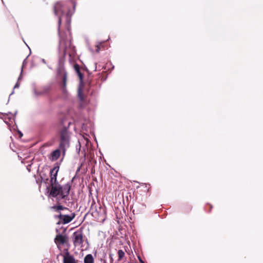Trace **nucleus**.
Returning <instances> with one entry per match:
<instances>
[{
	"label": "nucleus",
	"mask_w": 263,
	"mask_h": 263,
	"mask_svg": "<svg viewBox=\"0 0 263 263\" xmlns=\"http://www.w3.org/2000/svg\"><path fill=\"white\" fill-rule=\"evenodd\" d=\"M60 155H61V151L59 149H57L53 151L51 153L50 159L52 161H56L59 159Z\"/></svg>",
	"instance_id": "obj_11"
},
{
	"label": "nucleus",
	"mask_w": 263,
	"mask_h": 263,
	"mask_svg": "<svg viewBox=\"0 0 263 263\" xmlns=\"http://www.w3.org/2000/svg\"><path fill=\"white\" fill-rule=\"evenodd\" d=\"M110 257H111V261H112L113 259H112V257H111V255H110Z\"/></svg>",
	"instance_id": "obj_24"
},
{
	"label": "nucleus",
	"mask_w": 263,
	"mask_h": 263,
	"mask_svg": "<svg viewBox=\"0 0 263 263\" xmlns=\"http://www.w3.org/2000/svg\"><path fill=\"white\" fill-rule=\"evenodd\" d=\"M74 217L75 214L73 213H71L70 215H63L60 214L58 216V218L64 224H66L70 222L74 218Z\"/></svg>",
	"instance_id": "obj_8"
},
{
	"label": "nucleus",
	"mask_w": 263,
	"mask_h": 263,
	"mask_svg": "<svg viewBox=\"0 0 263 263\" xmlns=\"http://www.w3.org/2000/svg\"><path fill=\"white\" fill-rule=\"evenodd\" d=\"M50 87L48 86H43L38 89H33V94L35 97H39L47 95L49 91Z\"/></svg>",
	"instance_id": "obj_7"
},
{
	"label": "nucleus",
	"mask_w": 263,
	"mask_h": 263,
	"mask_svg": "<svg viewBox=\"0 0 263 263\" xmlns=\"http://www.w3.org/2000/svg\"><path fill=\"white\" fill-rule=\"evenodd\" d=\"M60 145L64 154L66 148L69 145V135L66 129H63L61 132Z\"/></svg>",
	"instance_id": "obj_3"
},
{
	"label": "nucleus",
	"mask_w": 263,
	"mask_h": 263,
	"mask_svg": "<svg viewBox=\"0 0 263 263\" xmlns=\"http://www.w3.org/2000/svg\"><path fill=\"white\" fill-rule=\"evenodd\" d=\"M139 260L141 263H144V262L139 258Z\"/></svg>",
	"instance_id": "obj_22"
},
{
	"label": "nucleus",
	"mask_w": 263,
	"mask_h": 263,
	"mask_svg": "<svg viewBox=\"0 0 263 263\" xmlns=\"http://www.w3.org/2000/svg\"><path fill=\"white\" fill-rule=\"evenodd\" d=\"M8 119H9V121H10V120H11V117H8Z\"/></svg>",
	"instance_id": "obj_23"
},
{
	"label": "nucleus",
	"mask_w": 263,
	"mask_h": 263,
	"mask_svg": "<svg viewBox=\"0 0 263 263\" xmlns=\"http://www.w3.org/2000/svg\"><path fill=\"white\" fill-rule=\"evenodd\" d=\"M84 263H94V259L92 255L90 254L85 256L84 259Z\"/></svg>",
	"instance_id": "obj_13"
},
{
	"label": "nucleus",
	"mask_w": 263,
	"mask_h": 263,
	"mask_svg": "<svg viewBox=\"0 0 263 263\" xmlns=\"http://www.w3.org/2000/svg\"><path fill=\"white\" fill-rule=\"evenodd\" d=\"M79 150L80 151V146H81L80 144H79Z\"/></svg>",
	"instance_id": "obj_25"
},
{
	"label": "nucleus",
	"mask_w": 263,
	"mask_h": 263,
	"mask_svg": "<svg viewBox=\"0 0 263 263\" xmlns=\"http://www.w3.org/2000/svg\"><path fill=\"white\" fill-rule=\"evenodd\" d=\"M19 87H20V84H19V83L17 82L15 84V86H14V88H18Z\"/></svg>",
	"instance_id": "obj_18"
},
{
	"label": "nucleus",
	"mask_w": 263,
	"mask_h": 263,
	"mask_svg": "<svg viewBox=\"0 0 263 263\" xmlns=\"http://www.w3.org/2000/svg\"><path fill=\"white\" fill-rule=\"evenodd\" d=\"M67 237L65 235L59 234L57 235L54 239V242L58 246L64 245L66 241Z\"/></svg>",
	"instance_id": "obj_10"
},
{
	"label": "nucleus",
	"mask_w": 263,
	"mask_h": 263,
	"mask_svg": "<svg viewBox=\"0 0 263 263\" xmlns=\"http://www.w3.org/2000/svg\"><path fill=\"white\" fill-rule=\"evenodd\" d=\"M63 263H78L74 257L67 251L63 255Z\"/></svg>",
	"instance_id": "obj_9"
},
{
	"label": "nucleus",
	"mask_w": 263,
	"mask_h": 263,
	"mask_svg": "<svg viewBox=\"0 0 263 263\" xmlns=\"http://www.w3.org/2000/svg\"><path fill=\"white\" fill-rule=\"evenodd\" d=\"M29 167H27V170H28V171H30Z\"/></svg>",
	"instance_id": "obj_28"
},
{
	"label": "nucleus",
	"mask_w": 263,
	"mask_h": 263,
	"mask_svg": "<svg viewBox=\"0 0 263 263\" xmlns=\"http://www.w3.org/2000/svg\"><path fill=\"white\" fill-rule=\"evenodd\" d=\"M73 68L77 73L78 74L80 79V85L78 90V96L81 101L84 100V97L83 95V90L82 86L83 85V75L80 71V68L78 64H75L73 66Z\"/></svg>",
	"instance_id": "obj_4"
},
{
	"label": "nucleus",
	"mask_w": 263,
	"mask_h": 263,
	"mask_svg": "<svg viewBox=\"0 0 263 263\" xmlns=\"http://www.w3.org/2000/svg\"><path fill=\"white\" fill-rule=\"evenodd\" d=\"M63 84L64 86H65L66 85V74L65 73L64 74L63 78Z\"/></svg>",
	"instance_id": "obj_16"
},
{
	"label": "nucleus",
	"mask_w": 263,
	"mask_h": 263,
	"mask_svg": "<svg viewBox=\"0 0 263 263\" xmlns=\"http://www.w3.org/2000/svg\"><path fill=\"white\" fill-rule=\"evenodd\" d=\"M57 210H64V209H67V208H64V207H63V206H62V205H58V206L57 207Z\"/></svg>",
	"instance_id": "obj_17"
},
{
	"label": "nucleus",
	"mask_w": 263,
	"mask_h": 263,
	"mask_svg": "<svg viewBox=\"0 0 263 263\" xmlns=\"http://www.w3.org/2000/svg\"><path fill=\"white\" fill-rule=\"evenodd\" d=\"M29 167H27V170H28V171H30Z\"/></svg>",
	"instance_id": "obj_27"
},
{
	"label": "nucleus",
	"mask_w": 263,
	"mask_h": 263,
	"mask_svg": "<svg viewBox=\"0 0 263 263\" xmlns=\"http://www.w3.org/2000/svg\"><path fill=\"white\" fill-rule=\"evenodd\" d=\"M42 61L44 63H46L45 60L44 59H42Z\"/></svg>",
	"instance_id": "obj_21"
},
{
	"label": "nucleus",
	"mask_w": 263,
	"mask_h": 263,
	"mask_svg": "<svg viewBox=\"0 0 263 263\" xmlns=\"http://www.w3.org/2000/svg\"><path fill=\"white\" fill-rule=\"evenodd\" d=\"M73 245L75 247H82L83 242V235L82 231H77L72 234Z\"/></svg>",
	"instance_id": "obj_5"
},
{
	"label": "nucleus",
	"mask_w": 263,
	"mask_h": 263,
	"mask_svg": "<svg viewBox=\"0 0 263 263\" xmlns=\"http://www.w3.org/2000/svg\"><path fill=\"white\" fill-rule=\"evenodd\" d=\"M22 71H23V67H22V69H21V74L20 76V77H18V81L21 80L22 79Z\"/></svg>",
	"instance_id": "obj_19"
},
{
	"label": "nucleus",
	"mask_w": 263,
	"mask_h": 263,
	"mask_svg": "<svg viewBox=\"0 0 263 263\" xmlns=\"http://www.w3.org/2000/svg\"><path fill=\"white\" fill-rule=\"evenodd\" d=\"M70 21L67 16V31L65 32V36H61L59 42V48L63 50L64 55L69 54L70 56L74 54V47L72 46L71 44V34L70 32Z\"/></svg>",
	"instance_id": "obj_1"
},
{
	"label": "nucleus",
	"mask_w": 263,
	"mask_h": 263,
	"mask_svg": "<svg viewBox=\"0 0 263 263\" xmlns=\"http://www.w3.org/2000/svg\"><path fill=\"white\" fill-rule=\"evenodd\" d=\"M29 167H27V170H28V171H30Z\"/></svg>",
	"instance_id": "obj_26"
},
{
	"label": "nucleus",
	"mask_w": 263,
	"mask_h": 263,
	"mask_svg": "<svg viewBox=\"0 0 263 263\" xmlns=\"http://www.w3.org/2000/svg\"><path fill=\"white\" fill-rule=\"evenodd\" d=\"M96 47H97L96 51L98 52L99 51V50H100V47H99V46L98 45H97Z\"/></svg>",
	"instance_id": "obj_20"
},
{
	"label": "nucleus",
	"mask_w": 263,
	"mask_h": 263,
	"mask_svg": "<svg viewBox=\"0 0 263 263\" xmlns=\"http://www.w3.org/2000/svg\"><path fill=\"white\" fill-rule=\"evenodd\" d=\"M70 190V185L69 184H66L61 186L60 184L54 185L51 186L50 195L53 197L59 196V198L64 199L67 197Z\"/></svg>",
	"instance_id": "obj_2"
},
{
	"label": "nucleus",
	"mask_w": 263,
	"mask_h": 263,
	"mask_svg": "<svg viewBox=\"0 0 263 263\" xmlns=\"http://www.w3.org/2000/svg\"><path fill=\"white\" fill-rule=\"evenodd\" d=\"M50 186H53L54 185H58L59 183L57 182V180L53 179V178H50Z\"/></svg>",
	"instance_id": "obj_15"
},
{
	"label": "nucleus",
	"mask_w": 263,
	"mask_h": 263,
	"mask_svg": "<svg viewBox=\"0 0 263 263\" xmlns=\"http://www.w3.org/2000/svg\"><path fill=\"white\" fill-rule=\"evenodd\" d=\"M59 170V166H54L52 169L50 170V178H53V179H57V177L58 175V173Z\"/></svg>",
	"instance_id": "obj_12"
},
{
	"label": "nucleus",
	"mask_w": 263,
	"mask_h": 263,
	"mask_svg": "<svg viewBox=\"0 0 263 263\" xmlns=\"http://www.w3.org/2000/svg\"><path fill=\"white\" fill-rule=\"evenodd\" d=\"M118 260H121L125 255L124 252L122 250H119L118 251Z\"/></svg>",
	"instance_id": "obj_14"
},
{
	"label": "nucleus",
	"mask_w": 263,
	"mask_h": 263,
	"mask_svg": "<svg viewBox=\"0 0 263 263\" xmlns=\"http://www.w3.org/2000/svg\"><path fill=\"white\" fill-rule=\"evenodd\" d=\"M63 5L61 3L57 2L54 6V13L55 15H60L61 14H63L64 13V10H63ZM62 18L61 16H59V33H60V26L61 24ZM60 34V33H59Z\"/></svg>",
	"instance_id": "obj_6"
}]
</instances>
